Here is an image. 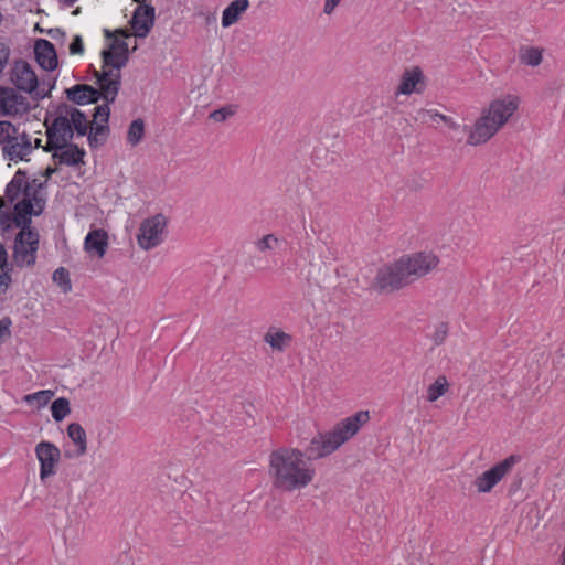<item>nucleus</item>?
<instances>
[{"instance_id": "f257e3e1", "label": "nucleus", "mask_w": 565, "mask_h": 565, "mask_svg": "<svg viewBox=\"0 0 565 565\" xmlns=\"http://www.w3.org/2000/svg\"><path fill=\"white\" fill-rule=\"evenodd\" d=\"M309 454L294 447H279L268 456L267 473L274 490L294 493L309 487L316 478V468Z\"/></svg>"}, {"instance_id": "f03ea898", "label": "nucleus", "mask_w": 565, "mask_h": 565, "mask_svg": "<svg viewBox=\"0 0 565 565\" xmlns=\"http://www.w3.org/2000/svg\"><path fill=\"white\" fill-rule=\"evenodd\" d=\"M521 105L518 94H503L490 100L470 127L467 143L480 146L490 140L516 114Z\"/></svg>"}, {"instance_id": "7ed1b4c3", "label": "nucleus", "mask_w": 565, "mask_h": 565, "mask_svg": "<svg viewBox=\"0 0 565 565\" xmlns=\"http://www.w3.org/2000/svg\"><path fill=\"white\" fill-rule=\"evenodd\" d=\"M41 185L36 180H30L26 173L18 170L6 188V198L9 202L17 201L13 211L15 226L31 223V215H39L44 207V200L40 196Z\"/></svg>"}, {"instance_id": "20e7f679", "label": "nucleus", "mask_w": 565, "mask_h": 565, "mask_svg": "<svg viewBox=\"0 0 565 565\" xmlns=\"http://www.w3.org/2000/svg\"><path fill=\"white\" fill-rule=\"evenodd\" d=\"M369 419V411H359L352 416L343 418L337 423L331 430L319 433L317 436L312 437L306 449L307 454L315 459L331 455L344 443L354 437Z\"/></svg>"}, {"instance_id": "39448f33", "label": "nucleus", "mask_w": 565, "mask_h": 565, "mask_svg": "<svg viewBox=\"0 0 565 565\" xmlns=\"http://www.w3.org/2000/svg\"><path fill=\"white\" fill-rule=\"evenodd\" d=\"M440 263V258L430 250H422L401 256L383 266L377 273L379 282H401L405 279H422Z\"/></svg>"}, {"instance_id": "423d86ee", "label": "nucleus", "mask_w": 565, "mask_h": 565, "mask_svg": "<svg viewBox=\"0 0 565 565\" xmlns=\"http://www.w3.org/2000/svg\"><path fill=\"white\" fill-rule=\"evenodd\" d=\"M46 146L44 148L61 147L71 142L73 137H84L88 131V119L84 113L72 105H61L56 109L55 118L51 124L45 120Z\"/></svg>"}, {"instance_id": "0eeeda50", "label": "nucleus", "mask_w": 565, "mask_h": 565, "mask_svg": "<svg viewBox=\"0 0 565 565\" xmlns=\"http://www.w3.org/2000/svg\"><path fill=\"white\" fill-rule=\"evenodd\" d=\"M128 62V44L116 38L109 50L103 52V70L96 72L97 84L107 102H114L120 87V70Z\"/></svg>"}, {"instance_id": "6e6552de", "label": "nucleus", "mask_w": 565, "mask_h": 565, "mask_svg": "<svg viewBox=\"0 0 565 565\" xmlns=\"http://www.w3.org/2000/svg\"><path fill=\"white\" fill-rule=\"evenodd\" d=\"M167 234V218L162 214L145 218L138 228L136 236L138 246L143 250H150L159 246Z\"/></svg>"}, {"instance_id": "1a4fd4ad", "label": "nucleus", "mask_w": 565, "mask_h": 565, "mask_svg": "<svg viewBox=\"0 0 565 565\" xmlns=\"http://www.w3.org/2000/svg\"><path fill=\"white\" fill-rule=\"evenodd\" d=\"M14 242V262L20 266H30L35 263L39 248V234L31 230L30 223L21 224Z\"/></svg>"}, {"instance_id": "9d476101", "label": "nucleus", "mask_w": 565, "mask_h": 565, "mask_svg": "<svg viewBox=\"0 0 565 565\" xmlns=\"http://www.w3.org/2000/svg\"><path fill=\"white\" fill-rule=\"evenodd\" d=\"M520 461L516 455H510L505 459L499 461L489 470L482 472L473 480V486L478 493H489L492 489L508 476L513 467Z\"/></svg>"}, {"instance_id": "9b49d317", "label": "nucleus", "mask_w": 565, "mask_h": 565, "mask_svg": "<svg viewBox=\"0 0 565 565\" xmlns=\"http://www.w3.org/2000/svg\"><path fill=\"white\" fill-rule=\"evenodd\" d=\"M11 81L17 86V88L23 92H35L36 97L43 98L47 94L44 89L38 90V76L31 68L30 64H28L25 61H15L12 68Z\"/></svg>"}, {"instance_id": "f8f14e48", "label": "nucleus", "mask_w": 565, "mask_h": 565, "mask_svg": "<svg viewBox=\"0 0 565 565\" xmlns=\"http://www.w3.org/2000/svg\"><path fill=\"white\" fill-rule=\"evenodd\" d=\"M30 110L28 99L13 88L0 86V116L17 117Z\"/></svg>"}, {"instance_id": "ddd939ff", "label": "nucleus", "mask_w": 565, "mask_h": 565, "mask_svg": "<svg viewBox=\"0 0 565 565\" xmlns=\"http://www.w3.org/2000/svg\"><path fill=\"white\" fill-rule=\"evenodd\" d=\"M35 455L41 465L40 479L44 481L54 476L61 457L60 449L50 441H41L35 447Z\"/></svg>"}, {"instance_id": "4468645a", "label": "nucleus", "mask_w": 565, "mask_h": 565, "mask_svg": "<svg viewBox=\"0 0 565 565\" xmlns=\"http://www.w3.org/2000/svg\"><path fill=\"white\" fill-rule=\"evenodd\" d=\"M425 88V76L420 67L413 66L406 68L399 78L395 95L409 96L412 94H420Z\"/></svg>"}, {"instance_id": "2eb2a0df", "label": "nucleus", "mask_w": 565, "mask_h": 565, "mask_svg": "<svg viewBox=\"0 0 565 565\" xmlns=\"http://www.w3.org/2000/svg\"><path fill=\"white\" fill-rule=\"evenodd\" d=\"M154 23V8L151 6H139L130 21L134 35L137 38H146Z\"/></svg>"}, {"instance_id": "dca6fc26", "label": "nucleus", "mask_w": 565, "mask_h": 565, "mask_svg": "<svg viewBox=\"0 0 565 565\" xmlns=\"http://www.w3.org/2000/svg\"><path fill=\"white\" fill-rule=\"evenodd\" d=\"M33 150L30 136H12L3 146L4 156L11 161L24 160Z\"/></svg>"}, {"instance_id": "f3484780", "label": "nucleus", "mask_w": 565, "mask_h": 565, "mask_svg": "<svg viewBox=\"0 0 565 565\" xmlns=\"http://www.w3.org/2000/svg\"><path fill=\"white\" fill-rule=\"evenodd\" d=\"M45 151L52 152L55 162L60 164L75 166L82 162L85 154L84 150L71 142L61 147L44 148Z\"/></svg>"}, {"instance_id": "a211bd4d", "label": "nucleus", "mask_w": 565, "mask_h": 565, "mask_svg": "<svg viewBox=\"0 0 565 565\" xmlns=\"http://www.w3.org/2000/svg\"><path fill=\"white\" fill-rule=\"evenodd\" d=\"M34 54L42 68L53 71L57 66L56 52L50 41L43 39L38 40L34 46Z\"/></svg>"}, {"instance_id": "6ab92c4d", "label": "nucleus", "mask_w": 565, "mask_h": 565, "mask_svg": "<svg viewBox=\"0 0 565 565\" xmlns=\"http://www.w3.org/2000/svg\"><path fill=\"white\" fill-rule=\"evenodd\" d=\"M99 88L95 89L89 85H75L68 89H66L67 98L72 102L84 105L88 103H96L99 98H103L100 85Z\"/></svg>"}, {"instance_id": "aec40b11", "label": "nucleus", "mask_w": 565, "mask_h": 565, "mask_svg": "<svg viewBox=\"0 0 565 565\" xmlns=\"http://www.w3.org/2000/svg\"><path fill=\"white\" fill-rule=\"evenodd\" d=\"M107 233L104 230L90 231L85 237V250L98 258L103 257L107 248Z\"/></svg>"}, {"instance_id": "412c9836", "label": "nucleus", "mask_w": 565, "mask_h": 565, "mask_svg": "<svg viewBox=\"0 0 565 565\" xmlns=\"http://www.w3.org/2000/svg\"><path fill=\"white\" fill-rule=\"evenodd\" d=\"M263 340L273 351L284 352L291 345L292 335L279 328L270 327L264 334Z\"/></svg>"}, {"instance_id": "4be33fe9", "label": "nucleus", "mask_w": 565, "mask_h": 565, "mask_svg": "<svg viewBox=\"0 0 565 565\" xmlns=\"http://www.w3.org/2000/svg\"><path fill=\"white\" fill-rule=\"evenodd\" d=\"M248 0H234L223 11L222 26L228 28L236 23L241 15L248 9Z\"/></svg>"}, {"instance_id": "5701e85b", "label": "nucleus", "mask_w": 565, "mask_h": 565, "mask_svg": "<svg viewBox=\"0 0 565 565\" xmlns=\"http://www.w3.org/2000/svg\"><path fill=\"white\" fill-rule=\"evenodd\" d=\"M67 435L77 447V456H83L87 451V436L85 429L78 423H71L67 426Z\"/></svg>"}, {"instance_id": "b1692460", "label": "nucleus", "mask_w": 565, "mask_h": 565, "mask_svg": "<svg viewBox=\"0 0 565 565\" xmlns=\"http://www.w3.org/2000/svg\"><path fill=\"white\" fill-rule=\"evenodd\" d=\"M450 384L445 375H439L426 390V401L436 402L439 397L448 393Z\"/></svg>"}, {"instance_id": "393cba45", "label": "nucleus", "mask_w": 565, "mask_h": 565, "mask_svg": "<svg viewBox=\"0 0 565 565\" xmlns=\"http://www.w3.org/2000/svg\"><path fill=\"white\" fill-rule=\"evenodd\" d=\"M279 243L280 239L275 234H267L255 241L254 247L260 255L268 257L273 255Z\"/></svg>"}, {"instance_id": "a878e982", "label": "nucleus", "mask_w": 565, "mask_h": 565, "mask_svg": "<svg viewBox=\"0 0 565 565\" xmlns=\"http://www.w3.org/2000/svg\"><path fill=\"white\" fill-rule=\"evenodd\" d=\"M103 99L106 102L104 105H99L95 107V113L92 121H88V128H100L102 130H107V122L109 119V106L110 102H107L104 97Z\"/></svg>"}, {"instance_id": "bb28decb", "label": "nucleus", "mask_w": 565, "mask_h": 565, "mask_svg": "<svg viewBox=\"0 0 565 565\" xmlns=\"http://www.w3.org/2000/svg\"><path fill=\"white\" fill-rule=\"evenodd\" d=\"M543 49L534 47V46H526L523 47L520 51V61L521 63L527 65V66H539L543 61Z\"/></svg>"}, {"instance_id": "cd10ccee", "label": "nucleus", "mask_w": 565, "mask_h": 565, "mask_svg": "<svg viewBox=\"0 0 565 565\" xmlns=\"http://www.w3.org/2000/svg\"><path fill=\"white\" fill-rule=\"evenodd\" d=\"M145 137V122L142 119L138 118L131 121L128 131H127V142L135 147L137 146Z\"/></svg>"}, {"instance_id": "c85d7f7f", "label": "nucleus", "mask_w": 565, "mask_h": 565, "mask_svg": "<svg viewBox=\"0 0 565 565\" xmlns=\"http://www.w3.org/2000/svg\"><path fill=\"white\" fill-rule=\"evenodd\" d=\"M52 417L55 422H62L70 413V401L65 397L55 399L51 405Z\"/></svg>"}, {"instance_id": "c756f323", "label": "nucleus", "mask_w": 565, "mask_h": 565, "mask_svg": "<svg viewBox=\"0 0 565 565\" xmlns=\"http://www.w3.org/2000/svg\"><path fill=\"white\" fill-rule=\"evenodd\" d=\"M54 396V392L50 390L39 391L24 396V402L28 404H35L38 408L44 407Z\"/></svg>"}, {"instance_id": "7c9ffc66", "label": "nucleus", "mask_w": 565, "mask_h": 565, "mask_svg": "<svg viewBox=\"0 0 565 565\" xmlns=\"http://www.w3.org/2000/svg\"><path fill=\"white\" fill-rule=\"evenodd\" d=\"M417 115H418V118H422V119L428 117V118L435 120L438 118V119L443 120L445 124H447L451 129H458V124H456L450 117L439 114L437 110L419 109L417 111Z\"/></svg>"}, {"instance_id": "2f4dec72", "label": "nucleus", "mask_w": 565, "mask_h": 565, "mask_svg": "<svg viewBox=\"0 0 565 565\" xmlns=\"http://www.w3.org/2000/svg\"><path fill=\"white\" fill-rule=\"evenodd\" d=\"M448 332H449L448 323L439 322L438 324H436V327L430 335V339L435 345H441L446 341V339L448 337Z\"/></svg>"}, {"instance_id": "473e14b6", "label": "nucleus", "mask_w": 565, "mask_h": 565, "mask_svg": "<svg viewBox=\"0 0 565 565\" xmlns=\"http://www.w3.org/2000/svg\"><path fill=\"white\" fill-rule=\"evenodd\" d=\"M14 132L15 128L11 122L0 121V143L4 146Z\"/></svg>"}, {"instance_id": "72a5a7b5", "label": "nucleus", "mask_w": 565, "mask_h": 565, "mask_svg": "<svg viewBox=\"0 0 565 565\" xmlns=\"http://www.w3.org/2000/svg\"><path fill=\"white\" fill-rule=\"evenodd\" d=\"M88 142L92 147H96L104 142L105 140V130H102L100 128H88Z\"/></svg>"}, {"instance_id": "f704fd0d", "label": "nucleus", "mask_w": 565, "mask_h": 565, "mask_svg": "<svg viewBox=\"0 0 565 565\" xmlns=\"http://www.w3.org/2000/svg\"><path fill=\"white\" fill-rule=\"evenodd\" d=\"M234 115V110L231 107H223L216 109L210 114V118L216 122L225 121L227 118Z\"/></svg>"}, {"instance_id": "c9c22d12", "label": "nucleus", "mask_w": 565, "mask_h": 565, "mask_svg": "<svg viewBox=\"0 0 565 565\" xmlns=\"http://www.w3.org/2000/svg\"><path fill=\"white\" fill-rule=\"evenodd\" d=\"M11 320L10 318H2L0 320V345L4 342L7 338L11 335L10 331Z\"/></svg>"}, {"instance_id": "e433bc0d", "label": "nucleus", "mask_w": 565, "mask_h": 565, "mask_svg": "<svg viewBox=\"0 0 565 565\" xmlns=\"http://www.w3.org/2000/svg\"><path fill=\"white\" fill-rule=\"evenodd\" d=\"M10 56V47L7 43L0 41V73L4 70Z\"/></svg>"}, {"instance_id": "4c0bfd02", "label": "nucleus", "mask_w": 565, "mask_h": 565, "mask_svg": "<svg viewBox=\"0 0 565 565\" xmlns=\"http://www.w3.org/2000/svg\"><path fill=\"white\" fill-rule=\"evenodd\" d=\"M402 285H375L372 289L376 295H388L398 290Z\"/></svg>"}, {"instance_id": "58836bf2", "label": "nucleus", "mask_w": 565, "mask_h": 565, "mask_svg": "<svg viewBox=\"0 0 565 565\" xmlns=\"http://www.w3.org/2000/svg\"><path fill=\"white\" fill-rule=\"evenodd\" d=\"M70 52L71 54H82L84 52V44L83 40L79 35H76L71 45H70Z\"/></svg>"}, {"instance_id": "ea45409f", "label": "nucleus", "mask_w": 565, "mask_h": 565, "mask_svg": "<svg viewBox=\"0 0 565 565\" xmlns=\"http://www.w3.org/2000/svg\"><path fill=\"white\" fill-rule=\"evenodd\" d=\"M68 271L63 267L57 268L53 273V280L55 282H68Z\"/></svg>"}, {"instance_id": "a19ab883", "label": "nucleus", "mask_w": 565, "mask_h": 565, "mask_svg": "<svg viewBox=\"0 0 565 565\" xmlns=\"http://www.w3.org/2000/svg\"><path fill=\"white\" fill-rule=\"evenodd\" d=\"M71 289L72 285H57L56 288L51 290V296L55 297L57 301L61 302L62 300L58 298L60 294L66 296Z\"/></svg>"}, {"instance_id": "79ce46f5", "label": "nucleus", "mask_w": 565, "mask_h": 565, "mask_svg": "<svg viewBox=\"0 0 565 565\" xmlns=\"http://www.w3.org/2000/svg\"><path fill=\"white\" fill-rule=\"evenodd\" d=\"M2 207H3V199L0 196V224L3 227H9L10 222L11 221L13 222V217L11 218V216L9 214L4 213L2 211Z\"/></svg>"}, {"instance_id": "37998d69", "label": "nucleus", "mask_w": 565, "mask_h": 565, "mask_svg": "<svg viewBox=\"0 0 565 565\" xmlns=\"http://www.w3.org/2000/svg\"><path fill=\"white\" fill-rule=\"evenodd\" d=\"M341 1L342 0H326L323 12L328 15L331 14Z\"/></svg>"}, {"instance_id": "c03bdc74", "label": "nucleus", "mask_w": 565, "mask_h": 565, "mask_svg": "<svg viewBox=\"0 0 565 565\" xmlns=\"http://www.w3.org/2000/svg\"><path fill=\"white\" fill-rule=\"evenodd\" d=\"M7 264V252L4 247L0 244V269Z\"/></svg>"}, {"instance_id": "a18cd8bd", "label": "nucleus", "mask_w": 565, "mask_h": 565, "mask_svg": "<svg viewBox=\"0 0 565 565\" xmlns=\"http://www.w3.org/2000/svg\"><path fill=\"white\" fill-rule=\"evenodd\" d=\"M11 280L10 276L8 275L7 271H2L0 274V284H3V282H9Z\"/></svg>"}, {"instance_id": "49530a36", "label": "nucleus", "mask_w": 565, "mask_h": 565, "mask_svg": "<svg viewBox=\"0 0 565 565\" xmlns=\"http://www.w3.org/2000/svg\"><path fill=\"white\" fill-rule=\"evenodd\" d=\"M116 32L124 38H129L131 35L128 31L125 30H117Z\"/></svg>"}, {"instance_id": "de8ad7c7", "label": "nucleus", "mask_w": 565, "mask_h": 565, "mask_svg": "<svg viewBox=\"0 0 565 565\" xmlns=\"http://www.w3.org/2000/svg\"><path fill=\"white\" fill-rule=\"evenodd\" d=\"M9 285H0V294H4L8 290Z\"/></svg>"}, {"instance_id": "09e8293b", "label": "nucleus", "mask_w": 565, "mask_h": 565, "mask_svg": "<svg viewBox=\"0 0 565 565\" xmlns=\"http://www.w3.org/2000/svg\"><path fill=\"white\" fill-rule=\"evenodd\" d=\"M41 142H42V140H41V139H35L33 148H39V147H41Z\"/></svg>"}, {"instance_id": "8fccbe9b", "label": "nucleus", "mask_w": 565, "mask_h": 565, "mask_svg": "<svg viewBox=\"0 0 565 565\" xmlns=\"http://www.w3.org/2000/svg\"><path fill=\"white\" fill-rule=\"evenodd\" d=\"M105 34H106V36H108V38L111 35V33H110L108 30H106V31H105Z\"/></svg>"}, {"instance_id": "3c124183", "label": "nucleus", "mask_w": 565, "mask_h": 565, "mask_svg": "<svg viewBox=\"0 0 565 565\" xmlns=\"http://www.w3.org/2000/svg\"><path fill=\"white\" fill-rule=\"evenodd\" d=\"M2 20H3V15H2V13L0 12V23L2 22Z\"/></svg>"}, {"instance_id": "603ef678", "label": "nucleus", "mask_w": 565, "mask_h": 565, "mask_svg": "<svg viewBox=\"0 0 565 565\" xmlns=\"http://www.w3.org/2000/svg\"><path fill=\"white\" fill-rule=\"evenodd\" d=\"M563 194H565V185H564Z\"/></svg>"}]
</instances>
